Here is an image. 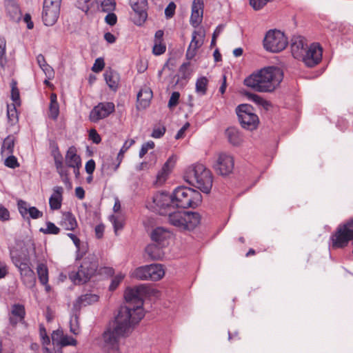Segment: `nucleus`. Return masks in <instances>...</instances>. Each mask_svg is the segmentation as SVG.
I'll use <instances>...</instances> for the list:
<instances>
[{
  "label": "nucleus",
  "instance_id": "obj_1",
  "mask_svg": "<svg viewBox=\"0 0 353 353\" xmlns=\"http://www.w3.org/2000/svg\"><path fill=\"white\" fill-rule=\"evenodd\" d=\"M150 292V288L146 284H141L134 288H128L124 293V298L128 305H121L112 323H117L121 317L123 323L129 324V328L133 329L144 317L143 297Z\"/></svg>",
  "mask_w": 353,
  "mask_h": 353
},
{
  "label": "nucleus",
  "instance_id": "obj_2",
  "mask_svg": "<svg viewBox=\"0 0 353 353\" xmlns=\"http://www.w3.org/2000/svg\"><path fill=\"white\" fill-rule=\"evenodd\" d=\"M283 79V72L278 67L263 68L245 79L244 85L250 88H276Z\"/></svg>",
  "mask_w": 353,
  "mask_h": 353
},
{
  "label": "nucleus",
  "instance_id": "obj_3",
  "mask_svg": "<svg viewBox=\"0 0 353 353\" xmlns=\"http://www.w3.org/2000/svg\"><path fill=\"white\" fill-rule=\"evenodd\" d=\"M184 178L190 185L199 189L203 193H210L213 183L211 171L201 163L190 166L185 172Z\"/></svg>",
  "mask_w": 353,
  "mask_h": 353
},
{
  "label": "nucleus",
  "instance_id": "obj_4",
  "mask_svg": "<svg viewBox=\"0 0 353 353\" xmlns=\"http://www.w3.org/2000/svg\"><path fill=\"white\" fill-rule=\"evenodd\" d=\"M120 319L121 317H119L117 323L110 322L103 334L105 347L107 348L106 353H120L119 350L120 338L128 336L133 330L129 328V324L123 323V322Z\"/></svg>",
  "mask_w": 353,
  "mask_h": 353
},
{
  "label": "nucleus",
  "instance_id": "obj_5",
  "mask_svg": "<svg viewBox=\"0 0 353 353\" xmlns=\"http://www.w3.org/2000/svg\"><path fill=\"white\" fill-rule=\"evenodd\" d=\"M169 223L180 231H192L201 223V215L196 212L177 210L168 214Z\"/></svg>",
  "mask_w": 353,
  "mask_h": 353
},
{
  "label": "nucleus",
  "instance_id": "obj_6",
  "mask_svg": "<svg viewBox=\"0 0 353 353\" xmlns=\"http://www.w3.org/2000/svg\"><path fill=\"white\" fill-rule=\"evenodd\" d=\"M98 267L97 257L93 254H90L83 259L77 272L70 274V278L76 285L86 283L96 274Z\"/></svg>",
  "mask_w": 353,
  "mask_h": 353
},
{
  "label": "nucleus",
  "instance_id": "obj_7",
  "mask_svg": "<svg viewBox=\"0 0 353 353\" xmlns=\"http://www.w3.org/2000/svg\"><path fill=\"white\" fill-rule=\"evenodd\" d=\"M176 208H196L202 201L201 193L189 187L179 186L172 192Z\"/></svg>",
  "mask_w": 353,
  "mask_h": 353
},
{
  "label": "nucleus",
  "instance_id": "obj_8",
  "mask_svg": "<svg viewBox=\"0 0 353 353\" xmlns=\"http://www.w3.org/2000/svg\"><path fill=\"white\" fill-rule=\"evenodd\" d=\"M353 240V218L340 224L330 236L333 249L343 248Z\"/></svg>",
  "mask_w": 353,
  "mask_h": 353
},
{
  "label": "nucleus",
  "instance_id": "obj_9",
  "mask_svg": "<svg viewBox=\"0 0 353 353\" xmlns=\"http://www.w3.org/2000/svg\"><path fill=\"white\" fill-rule=\"evenodd\" d=\"M236 113L243 128L253 131L258 128L259 119L251 105L247 103L239 105L236 108Z\"/></svg>",
  "mask_w": 353,
  "mask_h": 353
},
{
  "label": "nucleus",
  "instance_id": "obj_10",
  "mask_svg": "<svg viewBox=\"0 0 353 353\" xmlns=\"http://www.w3.org/2000/svg\"><path fill=\"white\" fill-rule=\"evenodd\" d=\"M288 39L280 30H269L263 40V46L266 50L279 52L284 50L288 45Z\"/></svg>",
  "mask_w": 353,
  "mask_h": 353
},
{
  "label": "nucleus",
  "instance_id": "obj_11",
  "mask_svg": "<svg viewBox=\"0 0 353 353\" xmlns=\"http://www.w3.org/2000/svg\"><path fill=\"white\" fill-rule=\"evenodd\" d=\"M152 202L156 210L161 215L168 214L175 207L173 194L167 192H159L154 194L152 196Z\"/></svg>",
  "mask_w": 353,
  "mask_h": 353
},
{
  "label": "nucleus",
  "instance_id": "obj_12",
  "mask_svg": "<svg viewBox=\"0 0 353 353\" xmlns=\"http://www.w3.org/2000/svg\"><path fill=\"white\" fill-rule=\"evenodd\" d=\"M114 110L115 106L112 102H100L90 112L89 120L92 123H98L109 117Z\"/></svg>",
  "mask_w": 353,
  "mask_h": 353
},
{
  "label": "nucleus",
  "instance_id": "obj_13",
  "mask_svg": "<svg viewBox=\"0 0 353 353\" xmlns=\"http://www.w3.org/2000/svg\"><path fill=\"white\" fill-rule=\"evenodd\" d=\"M234 167V157L225 152L219 154L214 168L217 174L222 176H228L231 174Z\"/></svg>",
  "mask_w": 353,
  "mask_h": 353
},
{
  "label": "nucleus",
  "instance_id": "obj_14",
  "mask_svg": "<svg viewBox=\"0 0 353 353\" xmlns=\"http://www.w3.org/2000/svg\"><path fill=\"white\" fill-rule=\"evenodd\" d=\"M322 52L323 50L319 44L312 43L310 48H307L301 60L307 67H314L321 61Z\"/></svg>",
  "mask_w": 353,
  "mask_h": 353
},
{
  "label": "nucleus",
  "instance_id": "obj_15",
  "mask_svg": "<svg viewBox=\"0 0 353 353\" xmlns=\"http://www.w3.org/2000/svg\"><path fill=\"white\" fill-rule=\"evenodd\" d=\"M147 0H138L136 2H131V8L134 11L132 21L138 26H142L148 18L146 11Z\"/></svg>",
  "mask_w": 353,
  "mask_h": 353
},
{
  "label": "nucleus",
  "instance_id": "obj_16",
  "mask_svg": "<svg viewBox=\"0 0 353 353\" xmlns=\"http://www.w3.org/2000/svg\"><path fill=\"white\" fill-rule=\"evenodd\" d=\"M60 8L50 6L43 3L42 12V20L47 26H53L59 19Z\"/></svg>",
  "mask_w": 353,
  "mask_h": 353
},
{
  "label": "nucleus",
  "instance_id": "obj_17",
  "mask_svg": "<svg viewBox=\"0 0 353 353\" xmlns=\"http://www.w3.org/2000/svg\"><path fill=\"white\" fill-rule=\"evenodd\" d=\"M171 232L163 227H157L150 233L151 240L161 247H165L168 243Z\"/></svg>",
  "mask_w": 353,
  "mask_h": 353
},
{
  "label": "nucleus",
  "instance_id": "obj_18",
  "mask_svg": "<svg viewBox=\"0 0 353 353\" xmlns=\"http://www.w3.org/2000/svg\"><path fill=\"white\" fill-rule=\"evenodd\" d=\"M134 143L135 141L134 139L125 141L117 154L116 162H112V163L109 164H103V169L110 170L114 172H116L119 168L124 158V154L132 145L134 144Z\"/></svg>",
  "mask_w": 353,
  "mask_h": 353
},
{
  "label": "nucleus",
  "instance_id": "obj_19",
  "mask_svg": "<svg viewBox=\"0 0 353 353\" xmlns=\"http://www.w3.org/2000/svg\"><path fill=\"white\" fill-rule=\"evenodd\" d=\"M203 41L204 35L196 30L192 32V40L186 52L187 59L190 60L195 57L197 50L203 44Z\"/></svg>",
  "mask_w": 353,
  "mask_h": 353
},
{
  "label": "nucleus",
  "instance_id": "obj_20",
  "mask_svg": "<svg viewBox=\"0 0 353 353\" xmlns=\"http://www.w3.org/2000/svg\"><path fill=\"white\" fill-rule=\"evenodd\" d=\"M203 6V0H194L192 2L190 23L194 27H197L202 21Z\"/></svg>",
  "mask_w": 353,
  "mask_h": 353
},
{
  "label": "nucleus",
  "instance_id": "obj_21",
  "mask_svg": "<svg viewBox=\"0 0 353 353\" xmlns=\"http://www.w3.org/2000/svg\"><path fill=\"white\" fill-rule=\"evenodd\" d=\"M176 161V157L174 155L170 157L165 163L163 164L161 171L157 175L156 183L159 185L163 184L167 179L169 173L171 172Z\"/></svg>",
  "mask_w": 353,
  "mask_h": 353
},
{
  "label": "nucleus",
  "instance_id": "obj_22",
  "mask_svg": "<svg viewBox=\"0 0 353 353\" xmlns=\"http://www.w3.org/2000/svg\"><path fill=\"white\" fill-rule=\"evenodd\" d=\"M99 296L95 294H85L78 297L73 304V310L76 312H79L82 307L91 305L97 303L99 301Z\"/></svg>",
  "mask_w": 353,
  "mask_h": 353
},
{
  "label": "nucleus",
  "instance_id": "obj_23",
  "mask_svg": "<svg viewBox=\"0 0 353 353\" xmlns=\"http://www.w3.org/2000/svg\"><path fill=\"white\" fill-rule=\"evenodd\" d=\"M307 45L301 37L292 39L291 44V50L293 57L296 59H301L303 54L305 52Z\"/></svg>",
  "mask_w": 353,
  "mask_h": 353
},
{
  "label": "nucleus",
  "instance_id": "obj_24",
  "mask_svg": "<svg viewBox=\"0 0 353 353\" xmlns=\"http://www.w3.org/2000/svg\"><path fill=\"white\" fill-rule=\"evenodd\" d=\"M52 340L54 345H60L61 347L68 345L75 346L77 344V341L74 338L63 335L59 330L53 331Z\"/></svg>",
  "mask_w": 353,
  "mask_h": 353
},
{
  "label": "nucleus",
  "instance_id": "obj_25",
  "mask_svg": "<svg viewBox=\"0 0 353 353\" xmlns=\"http://www.w3.org/2000/svg\"><path fill=\"white\" fill-rule=\"evenodd\" d=\"M152 97V90H139L137 94V109H145L148 107Z\"/></svg>",
  "mask_w": 353,
  "mask_h": 353
},
{
  "label": "nucleus",
  "instance_id": "obj_26",
  "mask_svg": "<svg viewBox=\"0 0 353 353\" xmlns=\"http://www.w3.org/2000/svg\"><path fill=\"white\" fill-rule=\"evenodd\" d=\"M63 188L61 186H55L53 193L49 199V205L52 210H59L63 201Z\"/></svg>",
  "mask_w": 353,
  "mask_h": 353
},
{
  "label": "nucleus",
  "instance_id": "obj_27",
  "mask_svg": "<svg viewBox=\"0 0 353 353\" xmlns=\"http://www.w3.org/2000/svg\"><path fill=\"white\" fill-rule=\"evenodd\" d=\"M225 134L229 143L234 146H239L243 141L242 134L239 130L235 127L227 128Z\"/></svg>",
  "mask_w": 353,
  "mask_h": 353
},
{
  "label": "nucleus",
  "instance_id": "obj_28",
  "mask_svg": "<svg viewBox=\"0 0 353 353\" xmlns=\"http://www.w3.org/2000/svg\"><path fill=\"white\" fill-rule=\"evenodd\" d=\"M148 279L150 281H157L165 275L163 266L161 264L148 265Z\"/></svg>",
  "mask_w": 353,
  "mask_h": 353
},
{
  "label": "nucleus",
  "instance_id": "obj_29",
  "mask_svg": "<svg viewBox=\"0 0 353 353\" xmlns=\"http://www.w3.org/2000/svg\"><path fill=\"white\" fill-rule=\"evenodd\" d=\"M65 163L68 168L81 165V157L77 154V148L74 146L68 148L65 154Z\"/></svg>",
  "mask_w": 353,
  "mask_h": 353
},
{
  "label": "nucleus",
  "instance_id": "obj_30",
  "mask_svg": "<svg viewBox=\"0 0 353 353\" xmlns=\"http://www.w3.org/2000/svg\"><path fill=\"white\" fill-rule=\"evenodd\" d=\"M61 225L66 230L74 231L78 224L74 215L71 212H66L63 214Z\"/></svg>",
  "mask_w": 353,
  "mask_h": 353
},
{
  "label": "nucleus",
  "instance_id": "obj_31",
  "mask_svg": "<svg viewBox=\"0 0 353 353\" xmlns=\"http://www.w3.org/2000/svg\"><path fill=\"white\" fill-rule=\"evenodd\" d=\"M21 279L23 284L28 288H32L36 283L35 273L33 270L30 267L27 270H23L20 273Z\"/></svg>",
  "mask_w": 353,
  "mask_h": 353
},
{
  "label": "nucleus",
  "instance_id": "obj_32",
  "mask_svg": "<svg viewBox=\"0 0 353 353\" xmlns=\"http://www.w3.org/2000/svg\"><path fill=\"white\" fill-rule=\"evenodd\" d=\"M10 256L14 266H19V264L26 262L28 260L30 259L28 253L19 250H10Z\"/></svg>",
  "mask_w": 353,
  "mask_h": 353
},
{
  "label": "nucleus",
  "instance_id": "obj_33",
  "mask_svg": "<svg viewBox=\"0 0 353 353\" xmlns=\"http://www.w3.org/2000/svg\"><path fill=\"white\" fill-rule=\"evenodd\" d=\"M7 14L14 21L21 19V12L18 4L13 1H8L6 6Z\"/></svg>",
  "mask_w": 353,
  "mask_h": 353
},
{
  "label": "nucleus",
  "instance_id": "obj_34",
  "mask_svg": "<svg viewBox=\"0 0 353 353\" xmlns=\"http://www.w3.org/2000/svg\"><path fill=\"white\" fill-rule=\"evenodd\" d=\"M104 78L110 88H117L119 85L120 77L116 71L107 70L104 73Z\"/></svg>",
  "mask_w": 353,
  "mask_h": 353
},
{
  "label": "nucleus",
  "instance_id": "obj_35",
  "mask_svg": "<svg viewBox=\"0 0 353 353\" xmlns=\"http://www.w3.org/2000/svg\"><path fill=\"white\" fill-rule=\"evenodd\" d=\"M161 248L158 244H149L145 250L150 259L152 260H159L163 256Z\"/></svg>",
  "mask_w": 353,
  "mask_h": 353
},
{
  "label": "nucleus",
  "instance_id": "obj_36",
  "mask_svg": "<svg viewBox=\"0 0 353 353\" xmlns=\"http://www.w3.org/2000/svg\"><path fill=\"white\" fill-rule=\"evenodd\" d=\"M14 137L13 135H8L4 139L1 145V154L6 152V154H12L14 152Z\"/></svg>",
  "mask_w": 353,
  "mask_h": 353
},
{
  "label": "nucleus",
  "instance_id": "obj_37",
  "mask_svg": "<svg viewBox=\"0 0 353 353\" xmlns=\"http://www.w3.org/2000/svg\"><path fill=\"white\" fill-rule=\"evenodd\" d=\"M26 314V309L23 305L19 303L12 305L10 314L18 317L20 323H23L25 322Z\"/></svg>",
  "mask_w": 353,
  "mask_h": 353
},
{
  "label": "nucleus",
  "instance_id": "obj_38",
  "mask_svg": "<svg viewBox=\"0 0 353 353\" xmlns=\"http://www.w3.org/2000/svg\"><path fill=\"white\" fill-rule=\"evenodd\" d=\"M245 94L249 100L254 102L259 105L262 106L265 110H268L269 108L272 106V104L269 101L263 99L262 97L256 94H252L248 92H245Z\"/></svg>",
  "mask_w": 353,
  "mask_h": 353
},
{
  "label": "nucleus",
  "instance_id": "obj_39",
  "mask_svg": "<svg viewBox=\"0 0 353 353\" xmlns=\"http://www.w3.org/2000/svg\"><path fill=\"white\" fill-rule=\"evenodd\" d=\"M37 272L41 284L48 283V269L45 263H41L37 265Z\"/></svg>",
  "mask_w": 353,
  "mask_h": 353
},
{
  "label": "nucleus",
  "instance_id": "obj_40",
  "mask_svg": "<svg viewBox=\"0 0 353 353\" xmlns=\"http://www.w3.org/2000/svg\"><path fill=\"white\" fill-rule=\"evenodd\" d=\"M7 117L9 123H10L12 125L18 123L19 114L15 104L7 105Z\"/></svg>",
  "mask_w": 353,
  "mask_h": 353
},
{
  "label": "nucleus",
  "instance_id": "obj_41",
  "mask_svg": "<svg viewBox=\"0 0 353 353\" xmlns=\"http://www.w3.org/2000/svg\"><path fill=\"white\" fill-rule=\"evenodd\" d=\"M148 265L140 266L136 268L131 276L139 280H149L148 279Z\"/></svg>",
  "mask_w": 353,
  "mask_h": 353
},
{
  "label": "nucleus",
  "instance_id": "obj_42",
  "mask_svg": "<svg viewBox=\"0 0 353 353\" xmlns=\"http://www.w3.org/2000/svg\"><path fill=\"white\" fill-rule=\"evenodd\" d=\"M46 225V228H41L39 231L43 234H58L60 232V228L55 225L54 223L48 221L47 222Z\"/></svg>",
  "mask_w": 353,
  "mask_h": 353
},
{
  "label": "nucleus",
  "instance_id": "obj_43",
  "mask_svg": "<svg viewBox=\"0 0 353 353\" xmlns=\"http://www.w3.org/2000/svg\"><path fill=\"white\" fill-rule=\"evenodd\" d=\"M6 39L3 37H0V65L3 68L6 63Z\"/></svg>",
  "mask_w": 353,
  "mask_h": 353
},
{
  "label": "nucleus",
  "instance_id": "obj_44",
  "mask_svg": "<svg viewBox=\"0 0 353 353\" xmlns=\"http://www.w3.org/2000/svg\"><path fill=\"white\" fill-rule=\"evenodd\" d=\"M17 207L20 214L22 216L23 219H28L27 216L28 212V204L26 201L19 199L17 201Z\"/></svg>",
  "mask_w": 353,
  "mask_h": 353
},
{
  "label": "nucleus",
  "instance_id": "obj_45",
  "mask_svg": "<svg viewBox=\"0 0 353 353\" xmlns=\"http://www.w3.org/2000/svg\"><path fill=\"white\" fill-rule=\"evenodd\" d=\"M8 157L5 159L4 164L6 167L10 168H17L19 167V163L16 157L12 154H7Z\"/></svg>",
  "mask_w": 353,
  "mask_h": 353
},
{
  "label": "nucleus",
  "instance_id": "obj_46",
  "mask_svg": "<svg viewBox=\"0 0 353 353\" xmlns=\"http://www.w3.org/2000/svg\"><path fill=\"white\" fill-rule=\"evenodd\" d=\"M166 128L165 125H154L151 136L154 139L161 138L165 133Z\"/></svg>",
  "mask_w": 353,
  "mask_h": 353
},
{
  "label": "nucleus",
  "instance_id": "obj_47",
  "mask_svg": "<svg viewBox=\"0 0 353 353\" xmlns=\"http://www.w3.org/2000/svg\"><path fill=\"white\" fill-rule=\"evenodd\" d=\"M110 220L112 223L115 233H117L118 230L123 229L124 223L123 221L121 219H119L117 216L111 215L110 217Z\"/></svg>",
  "mask_w": 353,
  "mask_h": 353
},
{
  "label": "nucleus",
  "instance_id": "obj_48",
  "mask_svg": "<svg viewBox=\"0 0 353 353\" xmlns=\"http://www.w3.org/2000/svg\"><path fill=\"white\" fill-rule=\"evenodd\" d=\"M70 332L75 335L79 333V316L76 313L73 318L70 321Z\"/></svg>",
  "mask_w": 353,
  "mask_h": 353
},
{
  "label": "nucleus",
  "instance_id": "obj_49",
  "mask_svg": "<svg viewBox=\"0 0 353 353\" xmlns=\"http://www.w3.org/2000/svg\"><path fill=\"white\" fill-rule=\"evenodd\" d=\"M59 114V103H50L49 105V117L53 120H56Z\"/></svg>",
  "mask_w": 353,
  "mask_h": 353
},
{
  "label": "nucleus",
  "instance_id": "obj_50",
  "mask_svg": "<svg viewBox=\"0 0 353 353\" xmlns=\"http://www.w3.org/2000/svg\"><path fill=\"white\" fill-rule=\"evenodd\" d=\"M115 0H103L101 3V8L104 12H111L115 9Z\"/></svg>",
  "mask_w": 353,
  "mask_h": 353
},
{
  "label": "nucleus",
  "instance_id": "obj_51",
  "mask_svg": "<svg viewBox=\"0 0 353 353\" xmlns=\"http://www.w3.org/2000/svg\"><path fill=\"white\" fill-rule=\"evenodd\" d=\"M154 143L152 141H149L145 143H143L141 148L139 151V157L143 158L146 153L148 152L149 149H152L154 148Z\"/></svg>",
  "mask_w": 353,
  "mask_h": 353
},
{
  "label": "nucleus",
  "instance_id": "obj_52",
  "mask_svg": "<svg viewBox=\"0 0 353 353\" xmlns=\"http://www.w3.org/2000/svg\"><path fill=\"white\" fill-rule=\"evenodd\" d=\"M270 1L271 0H250V4L254 10H259L263 8L268 2Z\"/></svg>",
  "mask_w": 353,
  "mask_h": 353
},
{
  "label": "nucleus",
  "instance_id": "obj_53",
  "mask_svg": "<svg viewBox=\"0 0 353 353\" xmlns=\"http://www.w3.org/2000/svg\"><path fill=\"white\" fill-rule=\"evenodd\" d=\"M123 278H124V276L122 274H117V276H115L112 279L111 283L109 286V290L110 291L115 290L117 288V287L119 286V285L120 284V283L122 281Z\"/></svg>",
  "mask_w": 353,
  "mask_h": 353
},
{
  "label": "nucleus",
  "instance_id": "obj_54",
  "mask_svg": "<svg viewBox=\"0 0 353 353\" xmlns=\"http://www.w3.org/2000/svg\"><path fill=\"white\" fill-rule=\"evenodd\" d=\"M104 59L103 58L99 57L95 60L92 67V70L94 72H99L104 68Z\"/></svg>",
  "mask_w": 353,
  "mask_h": 353
},
{
  "label": "nucleus",
  "instance_id": "obj_55",
  "mask_svg": "<svg viewBox=\"0 0 353 353\" xmlns=\"http://www.w3.org/2000/svg\"><path fill=\"white\" fill-rule=\"evenodd\" d=\"M39 334L43 345L46 346L49 345L50 343V340L47 334L46 328L43 325H41L39 327Z\"/></svg>",
  "mask_w": 353,
  "mask_h": 353
},
{
  "label": "nucleus",
  "instance_id": "obj_56",
  "mask_svg": "<svg viewBox=\"0 0 353 353\" xmlns=\"http://www.w3.org/2000/svg\"><path fill=\"white\" fill-rule=\"evenodd\" d=\"M166 47L162 42H154L152 52L155 55H160L165 52Z\"/></svg>",
  "mask_w": 353,
  "mask_h": 353
},
{
  "label": "nucleus",
  "instance_id": "obj_57",
  "mask_svg": "<svg viewBox=\"0 0 353 353\" xmlns=\"http://www.w3.org/2000/svg\"><path fill=\"white\" fill-rule=\"evenodd\" d=\"M28 210L29 216L33 219H39L43 216V212L39 211L36 207H29Z\"/></svg>",
  "mask_w": 353,
  "mask_h": 353
},
{
  "label": "nucleus",
  "instance_id": "obj_58",
  "mask_svg": "<svg viewBox=\"0 0 353 353\" xmlns=\"http://www.w3.org/2000/svg\"><path fill=\"white\" fill-rule=\"evenodd\" d=\"M10 212L3 205L0 204V221H7L10 220Z\"/></svg>",
  "mask_w": 353,
  "mask_h": 353
},
{
  "label": "nucleus",
  "instance_id": "obj_59",
  "mask_svg": "<svg viewBox=\"0 0 353 353\" xmlns=\"http://www.w3.org/2000/svg\"><path fill=\"white\" fill-rule=\"evenodd\" d=\"M180 97V94L178 92H172L169 101H168V107L172 108L176 106L179 103V99Z\"/></svg>",
  "mask_w": 353,
  "mask_h": 353
},
{
  "label": "nucleus",
  "instance_id": "obj_60",
  "mask_svg": "<svg viewBox=\"0 0 353 353\" xmlns=\"http://www.w3.org/2000/svg\"><path fill=\"white\" fill-rule=\"evenodd\" d=\"M11 99L13 101L12 104H15L16 106L21 105L19 90H11Z\"/></svg>",
  "mask_w": 353,
  "mask_h": 353
},
{
  "label": "nucleus",
  "instance_id": "obj_61",
  "mask_svg": "<svg viewBox=\"0 0 353 353\" xmlns=\"http://www.w3.org/2000/svg\"><path fill=\"white\" fill-rule=\"evenodd\" d=\"M176 9V5L174 2H170L165 9V14L167 18H171L174 16Z\"/></svg>",
  "mask_w": 353,
  "mask_h": 353
},
{
  "label": "nucleus",
  "instance_id": "obj_62",
  "mask_svg": "<svg viewBox=\"0 0 353 353\" xmlns=\"http://www.w3.org/2000/svg\"><path fill=\"white\" fill-rule=\"evenodd\" d=\"M89 1L90 0H77V6L82 11L88 12L90 10Z\"/></svg>",
  "mask_w": 353,
  "mask_h": 353
},
{
  "label": "nucleus",
  "instance_id": "obj_63",
  "mask_svg": "<svg viewBox=\"0 0 353 353\" xmlns=\"http://www.w3.org/2000/svg\"><path fill=\"white\" fill-rule=\"evenodd\" d=\"M89 137L93 143L98 144L101 141V138L95 129H91L89 132Z\"/></svg>",
  "mask_w": 353,
  "mask_h": 353
},
{
  "label": "nucleus",
  "instance_id": "obj_64",
  "mask_svg": "<svg viewBox=\"0 0 353 353\" xmlns=\"http://www.w3.org/2000/svg\"><path fill=\"white\" fill-rule=\"evenodd\" d=\"M105 21L110 26H114L117 22V15L113 13H108L105 17Z\"/></svg>",
  "mask_w": 353,
  "mask_h": 353
}]
</instances>
